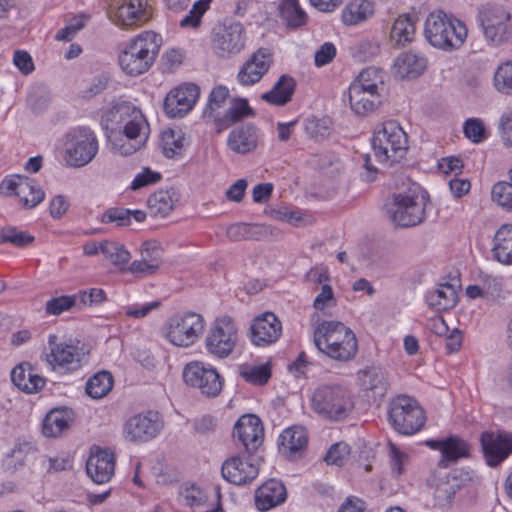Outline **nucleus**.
<instances>
[{
	"label": "nucleus",
	"mask_w": 512,
	"mask_h": 512,
	"mask_svg": "<svg viewBox=\"0 0 512 512\" xmlns=\"http://www.w3.org/2000/svg\"><path fill=\"white\" fill-rule=\"evenodd\" d=\"M111 150L128 156L138 151L149 135V124L140 108L126 101L115 104L105 114Z\"/></svg>",
	"instance_id": "nucleus-1"
},
{
	"label": "nucleus",
	"mask_w": 512,
	"mask_h": 512,
	"mask_svg": "<svg viewBox=\"0 0 512 512\" xmlns=\"http://www.w3.org/2000/svg\"><path fill=\"white\" fill-rule=\"evenodd\" d=\"M162 38L154 31H143L131 38L118 56L121 70L129 76L147 72L160 51Z\"/></svg>",
	"instance_id": "nucleus-2"
},
{
	"label": "nucleus",
	"mask_w": 512,
	"mask_h": 512,
	"mask_svg": "<svg viewBox=\"0 0 512 512\" xmlns=\"http://www.w3.org/2000/svg\"><path fill=\"white\" fill-rule=\"evenodd\" d=\"M427 198L426 192L419 185L413 184L404 192L394 193L386 201V214L396 227L417 226L426 217Z\"/></svg>",
	"instance_id": "nucleus-3"
},
{
	"label": "nucleus",
	"mask_w": 512,
	"mask_h": 512,
	"mask_svg": "<svg viewBox=\"0 0 512 512\" xmlns=\"http://www.w3.org/2000/svg\"><path fill=\"white\" fill-rule=\"evenodd\" d=\"M41 358L55 373L69 375L88 364L89 352L79 342L58 341L57 335L50 334Z\"/></svg>",
	"instance_id": "nucleus-4"
},
{
	"label": "nucleus",
	"mask_w": 512,
	"mask_h": 512,
	"mask_svg": "<svg viewBox=\"0 0 512 512\" xmlns=\"http://www.w3.org/2000/svg\"><path fill=\"white\" fill-rule=\"evenodd\" d=\"M424 36L433 46L445 51L458 49L467 37L466 26L443 11L431 12L425 21Z\"/></svg>",
	"instance_id": "nucleus-5"
},
{
	"label": "nucleus",
	"mask_w": 512,
	"mask_h": 512,
	"mask_svg": "<svg viewBox=\"0 0 512 512\" xmlns=\"http://www.w3.org/2000/svg\"><path fill=\"white\" fill-rule=\"evenodd\" d=\"M322 339L326 343V349H322V354L330 359L348 362L354 359L358 352L356 335L342 322L322 320Z\"/></svg>",
	"instance_id": "nucleus-6"
},
{
	"label": "nucleus",
	"mask_w": 512,
	"mask_h": 512,
	"mask_svg": "<svg viewBox=\"0 0 512 512\" xmlns=\"http://www.w3.org/2000/svg\"><path fill=\"white\" fill-rule=\"evenodd\" d=\"M372 148L379 162H399L408 149L405 131L396 121H387L374 132Z\"/></svg>",
	"instance_id": "nucleus-7"
},
{
	"label": "nucleus",
	"mask_w": 512,
	"mask_h": 512,
	"mask_svg": "<svg viewBox=\"0 0 512 512\" xmlns=\"http://www.w3.org/2000/svg\"><path fill=\"white\" fill-rule=\"evenodd\" d=\"M478 22L487 42L500 46L512 36L510 11L501 4L486 3L478 7Z\"/></svg>",
	"instance_id": "nucleus-8"
},
{
	"label": "nucleus",
	"mask_w": 512,
	"mask_h": 512,
	"mask_svg": "<svg viewBox=\"0 0 512 512\" xmlns=\"http://www.w3.org/2000/svg\"><path fill=\"white\" fill-rule=\"evenodd\" d=\"M204 317L196 312H183L171 316L165 323L164 336L176 347L187 348L198 341L205 330Z\"/></svg>",
	"instance_id": "nucleus-9"
},
{
	"label": "nucleus",
	"mask_w": 512,
	"mask_h": 512,
	"mask_svg": "<svg viewBox=\"0 0 512 512\" xmlns=\"http://www.w3.org/2000/svg\"><path fill=\"white\" fill-rule=\"evenodd\" d=\"M388 419L394 429L404 435L418 432L426 422L422 407L407 395H398L390 401Z\"/></svg>",
	"instance_id": "nucleus-10"
},
{
	"label": "nucleus",
	"mask_w": 512,
	"mask_h": 512,
	"mask_svg": "<svg viewBox=\"0 0 512 512\" xmlns=\"http://www.w3.org/2000/svg\"><path fill=\"white\" fill-rule=\"evenodd\" d=\"M238 341L239 330L235 320L223 315L211 324L205 338V347L209 354L223 359L232 354Z\"/></svg>",
	"instance_id": "nucleus-11"
},
{
	"label": "nucleus",
	"mask_w": 512,
	"mask_h": 512,
	"mask_svg": "<svg viewBox=\"0 0 512 512\" xmlns=\"http://www.w3.org/2000/svg\"><path fill=\"white\" fill-rule=\"evenodd\" d=\"M98 152V141L88 128H80L66 135L64 159L67 165L75 168L90 163Z\"/></svg>",
	"instance_id": "nucleus-12"
},
{
	"label": "nucleus",
	"mask_w": 512,
	"mask_h": 512,
	"mask_svg": "<svg viewBox=\"0 0 512 512\" xmlns=\"http://www.w3.org/2000/svg\"><path fill=\"white\" fill-rule=\"evenodd\" d=\"M246 44V32L240 22L229 21L214 27L211 46L214 53L221 58L239 54Z\"/></svg>",
	"instance_id": "nucleus-13"
},
{
	"label": "nucleus",
	"mask_w": 512,
	"mask_h": 512,
	"mask_svg": "<svg viewBox=\"0 0 512 512\" xmlns=\"http://www.w3.org/2000/svg\"><path fill=\"white\" fill-rule=\"evenodd\" d=\"M0 192L4 195H15L24 208L32 209L44 200L45 193L34 179L15 175L5 178L0 184Z\"/></svg>",
	"instance_id": "nucleus-14"
},
{
	"label": "nucleus",
	"mask_w": 512,
	"mask_h": 512,
	"mask_svg": "<svg viewBox=\"0 0 512 512\" xmlns=\"http://www.w3.org/2000/svg\"><path fill=\"white\" fill-rule=\"evenodd\" d=\"M183 379L208 397L217 396L222 389V381L216 369L206 367L201 362H191L184 367Z\"/></svg>",
	"instance_id": "nucleus-15"
},
{
	"label": "nucleus",
	"mask_w": 512,
	"mask_h": 512,
	"mask_svg": "<svg viewBox=\"0 0 512 512\" xmlns=\"http://www.w3.org/2000/svg\"><path fill=\"white\" fill-rule=\"evenodd\" d=\"M353 408L354 402L345 387L327 385L322 388V416L340 421L345 419Z\"/></svg>",
	"instance_id": "nucleus-16"
},
{
	"label": "nucleus",
	"mask_w": 512,
	"mask_h": 512,
	"mask_svg": "<svg viewBox=\"0 0 512 512\" xmlns=\"http://www.w3.org/2000/svg\"><path fill=\"white\" fill-rule=\"evenodd\" d=\"M161 429L162 423L157 413H140L126 420L122 434L129 442H146L156 437Z\"/></svg>",
	"instance_id": "nucleus-17"
},
{
	"label": "nucleus",
	"mask_w": 512,
	"mask_h": 512,
	"mask_svg": "<svg viewBox=\"0 0 512 512\" xmlns=\"http://www.w3.org/2000/svg\"><path fill=\"white\" fill-rule=\"evenodd\" d=\"M200 95L199 87L194 83H184L172 89L164 100V110L170 118H182L195 105Z\"/></svg>",
	"instance_id": "nucleus-18"
},
{
	"label": "nucleus",
	"mask_w": 512,
	"mask_h": 512,
	"mask_svg": "<svg viewBox=\"0 0 512 512\" xmlns=\"http://www.w3.org/2000/svg\"><path fill=\"white\" fill-rule=\"evenodd\" d=\"M480 442L489 466H497L512 454V433L484 432Z\"/></svg>",
	"instance_id": "nucleus-19"
},
{
	"label": "nucleus",
	"mask_w": 512,
	"mask_h": 512,
	"mask_svg": "<svg viewBox=\"0 0 512 512\" xmlns=\"http://www.w3.org/2000/svg\"><path fill=\"white\" fill-rule=\"evenodd\" d=\"M109 19L117 26H140L146 23L152 14L146 0H130L108 11Z\"/></svg>",
	"instance_id": "nucleus-20"
},
{
	"label": "nucleus",
	"mask_w": 512,
	"mask_h": 512,
	"mask_svg": "<svg viewBox=\"0 0 512 512\" xmlns=\"http://www.w3.org/2000/svg\"><path fill=\"white\" fill-rule=\"evenodd\" d=\"M233 436L246 452H255L263 443L264 427L260 418L253 414L241 416L234 426Z\"/></svg>",
	"instance_id": "nucleus-21"
},
{
	"label": "nucleus",
	"mask_w": 512,
	"mask_h": 512,
	"mask_svg": "<svg viewBox=\"0 0 512 512\" xmlns=\"http://www.w3.org/2000/svg\"><path fill=\"white\" fill-rule=\"evenodd\" d=\"M223 478L234 485H246L251 483L259 474V467L251 458L233 456L222 464Z\"/></svg>",
	"instance_id": "nucleus-22"
},
{
	"label": "nucleus",
	"mask_w": 512,
	"mask_h": 512,
	"mask_svg": "<svg viewBox=\"0 0 512 512\" xmlns=\"http://www.w3.org/2000/svg\"><path fill=\"white\" fill-rule=\"evenodd\" d=\"M272 64V55L266 48H259L242 65L237 80L243 86H250L259 82L268 72Z\"/></svg>",
	"instance_id": "nucleus-23"
},
{
	"label": "nucleus",
	"mask_w": 512,
	"mask_h": 512,
	"mask_svg": "<svg viewBox=\"0 0 512 512\" xmlns=\"http://www.w3.org/2000/svg\"><path fill=\"white\" fill-rule=\"evenodd\" d=\"M115 457L109 449L96 447L86 461L88 476L97 484L108 482L114 475Z\"/></svg>",
	"instance_id": "nucleus-24"
},
{
	"label": "nucleus",
	"mask_w": 512,
	"mask_h": 512,
	"mask_svg": "<svg viewBox=\"0 0 512 512\" xmlns=\"http://www.w3.org/2000/svg\"><path fill=\"white\" fill-rule=\"evenodd\" d=\"M251 341L256 346H268L278 340L282 325L280 320L271 312L256 317L250 327Z\"/></svg>",
	"instance_id": "nucleus-25"
},
{
	"label": "nucleus",
	"mask_w": 512,
	"mask_h": 512,
	"mask_svg": "<svg viewBox=\"0 0 512 512\" xmlns=\"http://www.w3.org/2000/svg\"><path fill=\"white\" fill-rule=\"evenodd\" d=\"M308 445V434L302 426L286 428L279 436V453L288 460L294 461L301 458Z\"/></svg>",
	"instance_id": "nucleus-26"
},
{
	"label": "nucleus",
	"mask_w": 512,
	"mask_h": 512,
	"mask_svg": "<svg viewBox=\"0 0 512 512\" xmlns=\"http://www.w3.org/2000/svg\"><path fill=\"white\" fill-rule=\"evenodd\" d=\"M358 385L372 397L382 398L386 395L389 387L388 372L379 365L367 366L357 372Z\"/></svg>",
	"instance_id": "nucleus-27"
},
{
	"label": "nucleus",
	"mask_w": 512,
	"mask_h": 512,
	"mask_svg": "<svg viewBox=\"0 0 512 512\" xmlns=\"http://www.w3.org/2000/svg\"><path fill=\"white\" fill-rule=\"evenodd\" d=\"M426 445L441 452V459L438 466L447 468L455 464L460 458L469 456V445L458 436H450L442 440H428Z\"/></svg>",
	"instance_id": "nucleus-28"
},
{
	"label": "nucleus",
	"mask_w": 512,
	"mask_h": 512,
	"mask_svg": "<svg viewBox=\"0 0 512 512\" xmlns=\"http://www.w3.org/2000/svg\"><path fill=\"white\" fill-rule=\"evenodd\" d=\"M259 134L257 128L250 123L234 128L228 135L227 147L236 154L245 155L254 152L258 147Z\"/></svg>",
	"instance_id": "nucleus-29"
},
{
	"label": "nucleus",
	"mask_w": 512,
	"mask_h": 512,
	"mask_svg": "<svg viewBox=\"0 0 512 512\" xmlns=\"http://www.w3.org/2000/svg\"><path fill=\"white\" fill-rule=\"evenodd\" d=\"M287 491L284 484L276 479L263 483L255 494V505L260 511L270 510L285 502Z\"/></svg>",
	"instance_id": "nucleus-30"
},
{
	"label": "nucleus",
	"mask_w": 512,
	"mask_h": 512,
	"mask_svg": "<svg viewBox=\"0 0 512 512\" xmlns=\"http://www.w3.org/2000/svg\"><path fill=\"white\" fill-rule=\"evenodd\" d=\"M348 96L351 109L360 116L375 111L382 103L380 91L364 90L357 85L349 86Z\"/></svg>",
	"instance_id": "nucleus-31"
},
{
	"label": "nucleus",
	"mask_w": 512,
	"mask_h": 512,
	"mask_svg": "<svg viewBox=\"0 0 512 512\" xmlns=\"http://www.w3.org/2000/svg\"><path fill=\"white\" fill-rule=\"evenodd\" d=\"M295 89L296 80L288 74H283L271 90L261 95V99L274 106H284L291 101Z\"/></svg>",
	"instance_id": "nucleus-32"
},
{
	"label": "nucleus",
	"mask_w": 512,
	"mask_h": 512,
	"mask_svg": "<svg viewBox=\"0 0 512 512\" xmlns=\"http://www.w3.org/2000/svg\"><path fill=\"white\" fill-rule=\"evenodd\" d=\"M74 420V413L71 409H53L43 421L42 432L46 437H58L67 430Z\"/></svg>",
	"instance_id": "nucleus-33"
},
{
	"label": "nucleus",
	"mask_w": 512,
	"mask_h": 512,
	"mask_svg": "<svg viewBox=\"0 0 512 512\" xmlns=\"http://www.w3.org/2000/svg\"><path fill=\"white\" fill-rule=\"evenodd\" d=\"M458 301L456 286L451 283H442L437 288L429 291L426 302L429 307L440 312L452 309Z\"/></svg>",
	"instance_id": "nucleus-34"
},
{
	"label": "nucleus",
	"mask_w": 512,
	"mask_h": 512,
	"mask_svg": "<svg viewBox=\"0 0 512 512\" xmlns=\"http://www.w3.org/2000/svg\"><path fill=\"white\" fill-rule=\"evenodd\" d=\"M492 254L499 263L512 265V224H504L496 231Z\"/></svg>",
	"instance_id": "nucleus-35"
},
{
	"label": "nucleus",
	"mask_w": 512,
	"mask_h": 512,
	"mask_svg": "<svg viewBox=\"0 0 512 512\" xmlns=\"http://www.w3.org/2000/svg\"><path fill=\"white\" fill-rule=\"evenodd\" d=\"M374 14V3L370 0H350L342 10V21L347 26L360 24Z\"/></svg>",
	"instance_id": "nucleus-36"
},
{
	"label": "nucleus",
	"mask_w": 512,
	"mask_h": 512,
	"mask_svg": "<svg viewBox=\"0 0 512 512\" xmlns=\"http://www.w3.org/2000/svg\"><path fill=\"white\" fill-rule=\"evenodd\" d=\"M426 69V60L414 53H402L395 61V74L399 78L414 79Z\"/></svg>",
	"instance_id": "nucleus-37"
},
{
	"label": "nucleus",
	"mask_w": 512,
	"mask_h": 512,
	"mask_svg": "<svg viewBox=\"0 0 512 512\" xmlns=\"http://www.w3.org/2000/svg\"><path fill=\"white\" fill-rule=\"evenodd\" d=\"M279 15L289 28H298L305 25L308 18L298 0H282L279 4Z\"/></svg>",
	"instance_id": "nucleus-38"
},
{
	"label": "nucleus",
	"mask_w": 512,
	"mask_h": 512,
	"mask_svg": "<svg viewBox=\"0 0 512 512\" xmlns=\"http://www.w3.org/2000/svg\"><path fill=\"white\" fill-rule=\"evenodd\" d=\"M415 35L414 20L409 14L399 16L393 23L390 37L398 46L410 43Z\"/></svg>",
	"instance_id": "nucleus-39"
},
{
	"label": "nucleus",
	"mask_w": 512,
	"mask_h": 512,
	"mask_svg": "<svg viewBox=\"0 0 512 512\" xmlns=\"http://www.w3.org/2000/svg\"><path fill=\"white\" fill-rule=\"evenodd\" d=\"M266 234V227L260 224L235 223L226 230L231 241L260 240Z\"/></svg>",
	"instance_id": "nucleus-40"
},
{
	"label": "nucleus",
	"mask_w": 512,
	"mask_h": 512,
	"mask_svg": "<svg viewBox=\"0 0 512 512\" xmlns=\"http://www.w3.org/2000/svg\"><path fill=\"white\" fill-rule=\"evenodd\" d=\"M113 383L112 374L108 371H101L88 379L85 391L92 399H101L111 391Z\"/></svg>",
	"instance_id": "nucleus-41"
},
{
	"label": "nucleus",
	"mask_w": 512,
	"mask_h": 512,
	"mask_svg": "<svg viewBox=\"0 0 512 512\" xmlns=\"http://www.w3.org/2000/svg\"><path fill=\"white\" fill-rule=\"evenodd\" d=\"M174 193L168 190H160L148 198V209L155 217H165L174 208Z\"/></svg>",
	"instance_id": "nucleus-42"
},
{
	"label": "nucleus",
	"mask_w": 512,
	"mask_h": 512,
	"mask_svg": "<svg viewBox=\"0 0 512 512\" xmlns=\"http://www.w3.org/2000/svg\"><path fill=\"white\" fill-rule=\"evenodd\" d=\"M491 198L498 206L512 212V169L508 171V180L498 181L492 186Z\"/></svg>",
	"instance_id": "nucleus-43"
},
{
	"label": "nucleus",
	"mask_w": 512,
	"mask_h": 512,
	"mask_svg": "<svg viewBox=\"0 0 512 512\" xmlns=\"http://www.w3.org/2000/svg\"><path fill=\"white\" fill-rule=\"evenodd\" d=\"M163 153L168 158L180 156L185 148V137L181 130H167L162 134Z\"/></svg>",
	"instance_id": "nucleus-44"
},
{
	"label": "nucleus",
	"mask_w": 512,
	"mask_h": 512,
	"mask_svg": "<svg viewBox=\"0 0 512 512\" xmlns=\"http://www.w3.org/2000/svg\"><path fill=\"white\" fill-rule=\"evenodd\" d=\"M240 376L252 385L263 386L271 378V368L269 363L252 366L241 365L239 367Z\"/></svg>",
	"instance_id": "nucleus-45"
},
{
	"label": "nucleus",
	"mask_w": 512,
	"mask_h": 512,
	"mask_svg": "<svg viewBox=\"0 0 512 512\" xmlns=\"http://www.w3.org/2000/svg\"><path fill=\"white\" fill-rule=\"evenodd\" d=\"M103 255L121 271L126 270V265L131 259V254L124 245L109 240H104Z\"/></svg>",
	"instance_id": "nucleus-46"
},
{
	"label": "nucleus",
	"mask_w": 512,
	"mask_h": 512,
	"mask_svg": "<svg viewBox=\"0 0 512 512\" xmlns=\"http://www.w3.org/2000/svg\"><path fill=\"white\" fill-rule=\"evenodd\" d=\"M351 85H357L364 90L379 91V85H383V70L376 67L365 68Z\"/></svg>",
	"instance_id": "nucleus-47"
},
{
	"label": "nucleus",
	"mask_w": 512,
	"mask_h": 512,
	"mask_svg": "<svg viewBox=\"0 0 512 512\" xmlns=\"http://www.w3.org/2000/svg\"><path fill=\"white\" fill-rule=\"evenodd\" d=\"M33 241L34 236L11 225L4 226L0 231V242L2 243H11L17 247H24Z\"/></svg>",
	"instance_id": "nucleus-48"
},
{
	"label": "nucleus",
	"mask_w": 512,
	"mask_h": 512,
	"mask_svg": "<svg viewBox=\"0 0 512 512\" xmlns=\"http://www.w3.org/2000/svg\"><path fill=\"white\" fill-rule=\"evenodd\" d=\"M349 455L350 446L344 441H340L330 446L322 460L329 466L341 468L348 461Z\"/></svg>",
	"instance_id": "nucleus-49"
},
{
	"label": "nucleus",
	"mask_w": 512,
	"mask_h": 512,
	"mask_svg": "<svg viewBox=\"0 0 512 512\" xmlns=\"http://www.w3.org/2000/svg\"><path fill=\"white\" fill-rule=\"evenodd\" d=\"M496 90L505 95H512V61L501 64L494 74Z\"/></svg>",
	"instance_id": "nucleus-50"
},
{
	"label": "nucleus",
	"mask_w": 512,
	"mask_h": 512,
	"mask_svg": "<svg viewBox=\"0 0 512 512\" xmlns=\"http://www.w3.org/2000/svg\"><path fill=\"white\" fill-rule=\"evenodd\" d=\"M140 259L160 268L163 262V249L156 241H146L139 249Z\"/></svg>",
	"instance_id": "nucleus-51"
},
{
	"label": "nucleus",
	"mask_w": 512,
	"mask_h": 512,
	"mask_svg": "<svg viewBox=\"0 0 512 512\" xmlns=\"http://www.w3.org/2000/svg\"><path fill=\"white\" fill-rule=\"evenodd\" d=\"M463 132L473 143H480L487 138L484 123L479 118L467 119L463 125Z\"/></svg>",
	"instance_id": "nucleus-52"
},
{
	"label": "nucleus",
	"mask_w": 512,
	"mask_h": 512,
	"mask_svg": "<svg viewBox=\"0 0 512 512\" xmlns=\"http://www.w3.org/2000/svg\"><path fill=\"white\" fill-rule=\"evenodd\" d=\"M77 303V297L74 295H63L55 297L47 301L45 309L50 315H60L70 310Z\"/></svg>",
	"instance_id": "nucleus-53"
},
{
	"label": "nucleus",
	"mask_w": 512,
	"mask_h": 512,
	"mask_svg": "<svg viewBox=\"0 0 512 512\" xmlns=\"http://www.w3.org/2000/svg\"><path fill=\"white\" fill-rule=\"evenodd\" d=\"M210 0H199L196 2L189 13L180 21L183 28H195L199 26L202 15L207 11Z\"/></svg>",
	"instance_id": "nucleus-54"
},
{
	"label": "nucleus",
	"mask_w": 512,
	"mask_h": 512,
	"mask_svg": "<svg viewBox=\"0 0 512 512\" xmlns=\"http://www.w3.org/2000/svg\"><path fill=\"white\" fill-rule=\"evenodd\" d=\"M103 223H115L117 226H128L131 223V211L123 208H110L101 218Z\"/></svg>",
	"instance_id": "nucleus-55"
},
{
	"label": "nucleus",
	"mask_w": 512,
	"mask_h": 512,
	"mask_svg": "<svg viewBox=\"0 0 512 512\" xmlns=\"http://www.w3.org/2000/svg\"><path fill=\"white\" fill-rule=\"evenodd\" d=\"M340 150V145H337L336 150H326L325 158L322 160V169L324 166L326 168H331V170L326 173L327 178L333 179L341 170Z\"/></svg>",
	"instance_id": "nucleus-56"
},
{
	"label": "nucleus",
	"mask_w": 512,
	"mask_h": 512,
	"mask_svg": "<svg viewBox=\"0 0 512 512\" xmlns=\"http://www.w3.org/2000/svg\"><path fill=\"white\" fill-rule=\"evenodd\" d=\"M228 95L229 90L225 86L215 87L210 93L208 104L204 111V114L212 117V112L215 109L221 107V105L226 101Z\"/></svg>",
	"instance_id": "nucleus-57"
},
{
	"label": "nucleus",
	"mask_w": 512,
	"mask_h": 512,
	"mask_svg": "<svg viewBox=\"0 0 512 512\" xmlns=\"http://www.w3.org/2000/svg\"><path fill=\"white\" fill-rule=\"evenodd\" d=\"M74 296L77 297V301L85 306L97 305L106 300L105 292L99 288L80 291Z\"/></svg>",
	"instance_id": "nucleus-58"
},
{
	"label": "nucleus",
	"mask_w": 512,
	"mask_h": 512,
	"mask_svg": "<svg viewBox=\"0 0 512 512\" xmlns=\"http://www.w3.org/2000/svg\"><path fill=\"white\" fill-rule=\"evenodd\" d=\"M161 179V174L144 168L141 173H138L131 183L132 190H138L151 184L157 183Z\"/></svg>",
	"instance_id": "nucleus-59"
},
{
	"label": "nucleus",
	"mask_w": 512,
	"mask_h": 512,
	"mask_svg": "<svg viewBox=\"0 0 512 512\" xmlns=\"http://www.w3.org/2000/svg\"><path fill=\"white\" fill-rule=\"evenodd\" d=\"M126 270L136 277L142 278L155 274L159 268H157L156 265H151L139 258L134 260Z\"/></svg>",
	"instance_id": "nucleus-60"
},
{
	"label": "nucleus",
	"mask_w": 512,
	"mask_h": 512,
	"mask_svg": "<svg viewBox=\"0 0 512 512\" xmlns=\"http://www.w3.org/2000/svg\"><path fill=\"white\" fill-rule=\"evenodd\" d=\"M46 380L35 372V369L30 364V369L27 372L26 382L24 383L23 391L26 393H35L45 386Z\"/></svg>",
	"instance_id": "nucleus-61"
},
{
	"label": "nucleus",
	"mask_w": 512,
	"mask_h": 512,
	"mask_svg": "<svg viewBox=\"0 0 512 512\" xmlns=\"http://www.w3.org/2000/svg\"><path fill=\"white\" fill-rule=\"evenodd\" d=\"M251 109L246 100H237L233 103V105L228 109L226 116L232 122H237L244 117L250 115Z\"/></svg>",
	"instance_id": "nucleus-62"
},
{
	"label": "nucleus",
	"mask_w": 512,
	"mask_h": 512,
	"mask_svg": "<svg viewBox=\"0 0 512 512\" xmlns=\"http://www.w3.org/2000/svg\"><path fill=\"white\" fill-rule=\"evenodd\" d=\"M33 451V445L30 442H16L7 456L15 461V463L22 464L26 456Z\"/></svg>",
	"instance_id": "nucleus-63"
},
{
	"label": "nucleus",
	"mask_w": 512,
	"mask_h": 512,
	"mask_svg": "<svg viewBox=\"0 0 512 512\" xmlns=\"http://www.w3.org/2000/svg\"><path fill=\"white\" fill-rule=\"evenodd\" d=\"M500 128L504 145L512 147V111L501 117Z\"/></svg>",
	"instance_id": "nucleus-64"
}]
</instances>
